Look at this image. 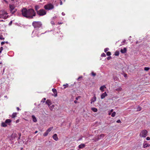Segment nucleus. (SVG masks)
I'll list each match as a JSON object with an SVG mask.
<instances>
[{"mask_svg": "<svg viewBox=\"0 0 150 150\" xmlns=\"http://www.w3.org/2000/svg\"><path fill=\"white\" fill-rule=\"evenodd\" d=\"M22 14L24 17L29 19H32L36 16V13L33 8H23L21 10Z\"/></svg>", "mask_w": 150, "mask_h": 150, "instance_id": "obj_1", "label": "nucleus"}, {"mask_svg": "<svg viewBox=\"0 0 150 150\" xmlns=\"http://www.w3.org/2000/svg\"><path fill=\"white\" fill-rule=\"evenodd\" d=\"M32 25L34 28L36 29H38L42 27V24L40 21H34L33 22Z\"/></svg>", "mask_w": 150, "mask_h": 150, "instance_id": "obj_2", "label": "nucleus"}, {"mask_svg": "<svg viewBox=\"0 0 150 150\" xmlns=\"http://www.w3.org/2000/svg\"><path fill=\"white\" fill-rule=\"evenodd\" d=\"M7 14V13L4 11H0V18L6 19L8 16Z\"/></svg>", "mask_w": 150, "mask_h": 150, "instance_id": "obj_3", "label": "nucleus"}, {"mask_svg": "<svg viewBox=\"0 0 150 150\" xmlns=\"http://www.w3.org/2000/svg\"><path fill=\"white\" fill-rule=\"evenodd\" d=\"M44 8L45 10H50L53 9L54 8V6L51 3L45 5L44 6Z\"/></svg>", "mask_w": 150, "mask_h": 150, "instance_id": "obj_4", "label": "nucleus"}, {"mask_svg": "<svg viewBox=\"0 0 150 150\" xmlns=\"http://www.w3.org/2000/svg\"><path fill=\"white\" fill-rule=\"evenodd\" d=\"M37 14L40 16H43L46 14V11L44 9H40L37 11Z\"/></svg>", "mask_w": 150, "mask_h": 150, "instance_id": "obj_5", "label": "nucleus"}, {"mask_svg": "<svg viewBox=\"0 0 150 150\" xmlns=\"http://www.w3.org/2000/svg\"><path fill=\"white\" fill-rule=\"evenodd\" d=\"M9 6L10 12L12 14H14L17 11L14 5L10 4Z\"/></svg>", "mask_w": 150, "mask_h": 150, "instance_id": "obj_6", "label": "nucleus"}, {"mask_svg": "<svg viewBox=\"0 0 150 150\" xmlns=\"http://www.w3.org/2000/svg\"><path fill=\"white\" fill-rule=\"evenodd\" d=\"M147 132L146 130H144L142 131L139 134V136L141 137H145L147 135Z\"/></svg>", "mask_w": 150, "mask_h": 150, "instance_id": "obj_7", "label": "nucleus"}, {"mask_svg": "<svg viewBox=\"0 0 150 150\" xmlns=\"http://www.w3.org/2000/svg\"><path fill=\"white\" fill-rule=\"evenodd\" d=\"M128 41L127 42V40H124L121 42V43L120 45V46H122L123 45H127Z\"/></svg>", "mask_w": 150, "mask_h": 150, "instance_id": "obj_8", "label": "nucleus"}, {"mask_svg": "<svg viewBox=\"0 0 150 150\" xmlns=\"http://www.w3.org/2000/svg\"><path fill=\"white\" fill-rule=\"evenodd\" d=\"M104 134H101L99 135H98V137L97 139V140L98 141L99 139H101L103 137H104Z\"/></svg>", "mask_w": 150, "mask_h": 150, "instance_id": "obj_9", "label": "nucleus"}, {"mask_svg": "<svg viewBox=\"0 0 150 150\" xmlns=\"http://www.w3.org/2000/svg\"><path fill=\"white\" fill-rule=\"evenodd\" d=\"M11 121H12L11 119H7L5 120V122L6 124H7L9 125H11L10 123Z\"/></svg>", "mask_w": 150, "mask_h": 150, "instance_id": "obj_10", "label": "nucleus"}, {"mask_svg": "<svg viewBox=\"0 0 150 150\" xmlns=\"http://www.w3.org/2000/svg\"><path fill=\"white\" fill-rule=\"evenodd\" d=\"M46 104H47L49 107H50L52 104L51 101L49 100H47L46 101Z\"/></svg>", "mask_w": 150, "mask_h": 150, "instance_id": "obj_11", "label": "nucleus"}, {"mask_svg": "<svg viewBox=\"0 0 150 150\" xmlns=\"http://www.w3.org/2000/svg\"><path fill=\"white\" fill-rule=\"evenodd\" d=\"M52 90L54 93V97H57V92L56 89L55 88H53Z\"/></svg>", "mask_w": 150, "mask_h": 150, "instance_id": "obj_12", "label": "nucleus"}, {"mask_svg": "<svg viewBox=\"0 0 150 150\" xmlns=\"http://www.w3.org/2000/svg\"><path fill=\"white\" fill-rule=\"evenodd\" d=\"M53 139L55 141H57L58 139V138L57 134H55L53 135L52 136Z\"/></svg>", "mask_w": 150, "mask_h": 150, "instance_id": "obj_13", "label": "nucleus"}, {"mask_svg": "<svg viewBox=\"0 0 150 150\" xmlns=\"http://www.w3.org/2000/svg\"><path fill=\"white\" fill-rule=\"evenodd\" d=\"M107 95L106 92H105L104 93L102 94L101 95V98L102 99L104 98L105 96H107Z\"/></svg>", "mask_w": 150, "mask_h": 150, "instance_id": "obj_14", "label": "nucleus"}, {"mask_svg": "<svg viewBox=\"0 0 150 150\" xmlns=\"http://www.w3.org/2000/svg\"><path fill=\"white\" fill-rule=\"evenodd\" d=\"M17 137V134L15 133L11 135V137L12 140H13L16 137Z\"/></svg>", "mask_w": 150, "mask_h": 150, "instance_id": "obj_15", "label": "nucleus"}, {"mask_svg": "<svg viewBox=\"0 0 150 150\" xmlns=\"http://www.w3.org/2000/svg\"><path fill=\"white\" fill-rule=\"evenodd\" d=\"M127 51V49L126 48L124 47L123 49H122L120 50V52L122 53H125Z\"/></svg>", "mask_w": 150, "mask_h": 150, "instance_id": "obj_16", "label": "nucleus"}, {"mask_svg": "<svg viewBox=\"0 0 150 150\" xmlns=\"http://www.w3.org/2000/svg\"><path fill=\"white\" fill-rule=\"evenodd\" d=\"M96 97L95 96V95H94L93 98H92L91 99V104H92L93 102H94L96 100Z\"/></svg>", "mask_w": 150, "mask_h": 150, "instance_id": "obj_17", "label": "nucleus"}, {"mask_svg": "<svg viewBox=\"0 0 150 150\" xmlns=\"http://www.w3.org/2000/svg\"><path fill=\"white\" fill-rule=\"evenodd\" d=\"M32 117L33 119V121L34 122H37V120L36 118V117L34 115H32Z\"/></svg>", "mask_w": 150, "mask_h": 150, "instance_id": "obj_18", "label": "nucleus"}, {"mask_svg": "<svg viewBox=\"0 0 150 150\" xmlns=\"http://www.w3.org/2000/svg\"><path fill=\"white\" fill-rule=\"evenodd\" d=\"M85 145L84 144H82L80 145H79V148L81 149L85 147Z\"/></svg>", "mask_w": 150, "mask_h": 150, "instance_id": "obj_19", "label": "nucleus"}, {"mask_svg": "<svg viewBox=\"0 0 150 150\" xmlns=\"http://www.w3.org/2000/svg\"><path fill=\"white\" fill-rule=\"evenodd\" d=\"M17 115V113L16 112H14L12 114V115L11 116V117L12 118H14L15 117H16V115Z\"/></svg>", "mask_w": 150, "mask_h": 150, "instance_id": "obj_20", "label": "nucleus"}, {"mask_svg": "<svg viewBox=\"0 0 150 150\" xmlns=\"http://www.w3.org/2000/svg\"><path fill=\"white\" fill-rule=\"evenodd\" d=\"M105 88L106 87L105 86H102L100 87V90L102 91H104L103 89Z\"/></svg>", "mask_w": 150, "mask_h": 150, "instance_id": "obj_21", "label": "nucleus"}, {"mask_svg": "<svg viewBox=\"0 0 150 150\" xmlns=\"http://www.w3.org/2000/svg\"><path fill=\"white\" fill-rule=\"evenodd\" d=\"M91 110L94 112H96L98 111L97 109L95 108H92Z\"/></svg>", "mask_w": 150, "mask_h": 150, "instance_id": "obj_22", "label": "nucleus"}, {"mask_svg": "<svg viewBox=\"0 0 150 150\" xmlns=\"http://www.w3.org/2000/svg\"><path fill=\"white\" fill-rule=\"evenodd\" d=\"M39 8V7L38 5H36L35 6V11H36V12H37V11H38V10Z\"/></svg>", "mask_w": 150, "mask_h": 150, "instance_id": "obj_23", "label": "nucleus"}, {"mask_svg": "<svg viewBox=\"0 0 150 150\" xmlns=\"http://www.w3.org/2000/svg\"><path fill=\"white\" fill-rule=\"evenodd\" d=\"M1 126L4 127H5L7 126V125L6 124L5 122H2L1 123Z\"/></svg>", "mask_w": 150, "mask_h": 150, "instance_id": "obj_24", "label": "nucleus"}, {"mask_svg": "<svg viewBox=\"0 0 150 150\" xmlns=\"http://www.w3.org/2000/svg\"><path fill=\"white\" fill-rule=\"evenodd\" d=\"M119 54V52L116 51L114 55L116 56H118Z\"/></svg>", "mask_w": 150, "mask_h": 150, "instance_id": "obj_25", "label": "nucleus"}, {"mask_svg": "<svg viewBox=\"0 0 150 150\" xmlns=\"http://www.w3.org/2000/svg\"><path fill=\"white\" fill-rule=\"evenodd\" d=\"M53 127H51L49 128H48L47 130V131L49 133L51 130L53 129Z\"/></svg>", "mask_w": 150, "mask_h": 150, "instance_id": "obj_26", "label": "nucleus"}, {"mask_svg": "<svg viewBox=\"0 0 150 150\" xmlns=\"http://www.w3.org/2000/svg\"><path fill=\"white\" fill-rule=\"evenodd\" d=\"M149 145V144H144L143 145V148H145V147H147L148 146H149V145Z\"/></svg>", "mask_w": 150, "mask_h": 150, "instance_id": "obj_27", "label": "nucleus"}, {"mask_svg": "<svg viewBox=\"0 0 150 150\" xmlns=\"http://www.w3.org/2000/svg\"><path fill=\"white\" fill-rule=\"evenodd\" d=\"M48 133L47 131H46V132L44 133V134H43V135L44 137H46L47 136V135L48 134Z\"/></svg>", "mask_w": 150, "mask_h": 150, "instance_id": "obj_28", "label": "nucleus"}, {"mask_svg": "<svg viewBox=\"0 0 150 150\" xmlns=\"http://www.w3.org/2000/svg\"><path fill=\"white\" fill-rule=\"evenodd\" d=\"M150 69V68L148 67H145L144 68V70L146 71H148Z\"/></svg>", "mask_w": 150, "mask_h": 150, "instance_id": "obj_29", "label": "nucleus"}, {"mask_svg": "<svg viewBox=\"0 0 150 150\" xmlns=\"http://www.w3.org/2000/svg\"><path fill=\"white\" fill-rule=\"evenodd\" d=\"M63 86H64V89L68 87V84L67 83H66L65 84H64L63 85Z\"/></svg>", "mask_w": 150, "mask_h": 150, "instance_id": "obj_30", "label": "nucleus"}, {"mask_svg": "<svg viewBox=\"0 0 150 150\" xmlns=\"http://www.w3.org/2000/svg\"><path fill=\"white\" fill-rule=\"evenodd\" d=\"M54 105H52L51 106H50L49 107L50 109H52L54 108Z\"/></svg>", "mask_w": 150, "mask_h": 150, "instance_id": "obj_31", "label": "nucleus"}, {"mask_svg": "<svg viewBox=\"0 0 150 150\" xmlns=\"http://www.w3.org/2000/svg\"><path fill=\"white\" fill-rule=\"evenodd\" d=\"M115 114H116L115 112H113L112 113V114L111 115V116L112 117H114L115 116Z\"/></svg>", "mask_w": 150, "mask_h": 150, "instance_id": "obj_32", "label": "nucleus"}, {"mask_svg": "<svg viewBox=\"0 0 150 150\" xmlns=\"http://www.w3.org/2000/svg\"><path fill=\"white\" fill-rule=\"evenodd\" d=\"M141 109H142V108L141 107H138L137 108V111H140L141 110Z\"/></svg>", "mask_w": 150, "mask_h": 150, "instance_id": "obj_33", "label": "nucleus"}, {"mask_svg": "<svg viewBox=\"0 0 150 150\" xmlns=\"http://www.w3.org/2000/svg\"><path fill=\"white\" fill-rule=\"evenodd\" d=\"M46 100V98H43L41 101V102H43V103H44L45 102Z\"/></svg>", "mask_w": 150, "mask_h": 150, "instance_id": "obj_34", "label": "nucleus"}, {"mask_svg": "<svg viewBox=\"0 0 150 150\" xmlns=\"http://www.w3.org/2000/svg\"><path fill=\"white\" fill-rule=\"evenodd\" d=\"M107 55L108 56H110L111 55V52H108L106 53Z\"/></svg>", "mask_w": 150, "mask_h": 150, "instance_id": "obj_35", "label": "nucleus"}, {"mask_svg": "<svg viewBox=\"0 0 150 150\" xmlns=\"http://www.w3.org/2000/svg\"><path fill=\"white\" fill-rule=\"evenodd\" d=\"M101 57H105L106 56V55L104 53H103L101 55Z\"/></svg>", "mask_w": 150, "mask_h": 150, "instance_id": "obj_36", "label": "nucleus"}, {"mask_svg": "<svg viewBox=\"0 0 150 150\" xmlns=\"http://www.w3.org/2000/svg\"><path fill=\"white\" fill-rule=\"evenodd\" d=\"M91 75H92V76H96V73H94V72H91Z\"/></svg>", "mask_w": 150, "mask_h": 150, "instance_id": "obj_37", "label": "nucleus"}, {"mask_svg": "<svg viewBox=\"0 0 150 150\" xmlns=\"http://www.w3.org/2000/svg\"><path fill=\"white\" fill-rule=\"evenodd\" d=\"M109 50V49L108 48H105L104 50V52H106L108 51Z\"/></svg>", "mask_w": 150, "mask_h": 150, "instance_id": "obj_38", "label": "nucleus"}, {"mask_svg": "<svg viewBox=\"0 0 150 150\" xmlns=\"http://www.w3.org/2000/svg\"><path fill=\"white\" fill-rule=\"evenodd\" d=\"M0 39L1 40H4V38L3 37V36H0Z\"/></svg>", "mask_w": 150, "mask_h": 150, "instance_id": "obj_39", "label": "nucleus"}, {"mask_svg": "<svg viewBox=\"0 0 150 150\" xmlns=\"http://www.w3.org/2000/svg\"><path fill=\"white\" fill-rule=\"evenodd\" d=\"M111 57L109 56V57H108L107 58V59L108 60H109L111 59Z\"/></svg>", "mask_w": 150, "mask_h": 150, "instance_id": "obj_40", "label": "nucleus"}, {"mask_svg": "<svg viewBox=\"0 0 150 150\" xmlns=\"http://www.w3.org/2000/svg\"><path fill=\"white\" fill-rule=\"evenodd\" d=\"M116 122L118 123H119L121 122V121L120 120H118Z\"/></svg>", "mask_w": 150, "mask_h": 150, "instance_id": "obj_41", "label": "nucleus"}, {"mask_svg": "<svg viewBox=\"0 0 150 150\" xmlns=\"http://www.w3.org/2000/svg\"><path fill=\"white\" fill-rule=\"evenodd\" d=\"M3 47H0V53H1V52L3 50Z\"/></svg>", "mask_w": 150, "mask_h": 150, "instance_id": "obj_42", "label": "nucleus"}, {"mask_svg": "<svg viewBox=\"0 0 150 150\" xmlns=\"http://www.w3.org/2000/svg\"><path fill=\"white\" fill-rule=\"evenodd\" d=\"M60 1V5H62V2L61 0H59Z\"/></svg>", "mask_w": 150, "mask_h": 150, "instance_id": "obj_43", "label": "nucleus"}, {"mask_svg": "<svg viewBox=\"0 0 150 150\" xmlns=\"http://www.w3.org/2000/svg\"><path fill=\"white\" fill-rule=\"evenodd\" d=\"M82 78V76H80L77 79V80H79V79Z\"/></svg>", "mask_w": 150, "mask_h": 150, "instance_id": "obj_44", "label": "nucleus"}, {"mask_svg": "<svg viewBox=\"0 0 150 150\" xmlns=\"http://www.w3.org/2000/svg\"><path fill=\"white\" fill-rule=\"evenodd\" d=\"M122 88H117V89H116V90H117V91H121V90H122Z\"/></svg>", "mask_w": 150, "mask_h": 150, "instance_id": "obj_45", "label": "nucleus"}, {"mask_svg": "<svg viewBox=\"0 0 150 150\" xmlns=\"http://www.w3.org/2000/svg\"><path fill=\"white\" fill-rule=\"evenodd\" d=\"M146 139L147 140H150V137H147L146 138Z\"/></svg>", "mask_w": 150, "mask_h": 150, "instance_id": "obj_46", "label": "nucleus"}, {"mask_svg": "<svg viewBox=\"0 0 150 150\" xmlns=\"http://www.w3.org/2000/svg\"><path fill=\"white\" fill-rule=\"evenodd\" d=\"M124 76L126 78V77H127V74H124Z\"/></svg>", "mask_w": 150, "mask_h": 150, "instance_id": "obj_47", "label": "nucleus"}, {"mask_svg": "<svg viewBox=\"0 0 150 150\" xmlns=\"http://www.w3.org/2000/svg\"><path fill=\"white\" fill-rule=\"evenodd\" d=\"M19 121V120L18 119L17 120H16V123H18Z\"/></svg>", "mask_w": 150, "mask_h": 150, "instance_id": "obj_48", "label": "nucleus"}, {"mask_svg": "<svg viewBox=\"0 0 150 150\" xmlns=\"http://www.w3.org/2000/svg\"><path fill=\"white\" fill-rule=\"evenodd\" d=\"M4 43H5L4 42H1V45H3V44H4Z\"/></svg>", "mask_w": 150, "mask_h": 150, "instance_id": "obj_49", "label": "nucleus"}, {"mask_svg": "<svg viewBox=\"0 0 150 150\" xmlns=\"http://www.w3.org/2000/svg\"><path fill=\"white\" fill-rule=\"evenodd\" d=\"M62 15H63V16H64L65 14V13H64V12H63L62 13Z\"/></svg>", "mask_w": 150, "mask_h": 150, "instance_id": "obj_50", "label": "nucleus"}, {"mask_svg": "<svg viewBox=\"0 0 150 150\" xmlns=\"http://www.w3.org/2000/svg\"><path fill=\"white\" fill-rule=\"evenodd\" d=\"M74 103H77V101L76 100H75L74 101Z\"/></svg>", "mask_w": 150, "mask_h": 150, "instance_id": "obj_51", "label": "nucleus"}, {"mask_svg": "<svg viewBox=\"0 0 150 150\" xmlns=\"http://www.w3.org/2000/svg\"><path fill=\"white\" fill-rule=\"evenodd\" d=\"M18 135L19 136V137H21V134L20 133H18Z\"/></svg>", "mask_w": 150, "mask_h": 150, "instance_id": "obj_52", "label": "nucleus"}, {"mask_svg": "<svg viewBox=\"0 0 150 150\" xmlns=\"http://www.w3.org/2000/svg\"><path fill=\"white\" fill-rule=\"evenodd\" d=\"M62 23H60V22H58V24H59H59H62Z\"/></svg>", "mask_w": 150, "mask_h": 150, "instance_id": "obj_53", "label": "nucleus"}, {"mask_svg": "<svg viewBox=\"0 0 150 150\" xmlns=\"http://www.w3.org/2000/svg\"><path fill=\"white\" fill-rule=\"evenodd\" d=\"M20 137H19L18 138V139H17V140H18V142L19 141V139H20Z\"/></svg>", "mask_w": 150, "mask_h": 150, "instance_id": "obj_54", "label": "nucleus"}, {"mask_svg": "<svg viewBox=\"0 0 150 150\" xmlns=\"http://www.w3.org/2000/svg\"><path fill=\"white\" fill-rule=\"evenodd\" d=\"M16 108H17V110L18 111L19 110V108L18 107H17Z\"/></svg>", "mask_w": 150, "mask_h": 150, "instance_id": "obj_55", "label": "nucleus"}, {"mask_svg": "<svg viewBox=\"0 0 150 150\" xmlns=\"http://www.w3.org/2000/svg\"><path fill=\"white\" fill-rule=\"evenodd\" d=\"M51 24L52 25H54V23L53 22H52Z\"/></svg>", "mask_w": 150, "mask_h": 150, "instance_id": "obj_56", "label": "nucleus"}, {"mask_svg": "<svg viewBox=\"0 0 150 150\" xmlns=\"http://www.w3.org/2000/svg\"><path fill=\"white\" fill-rule=\"evenodd\" d=\"M79 97H76V100H78V98H79Z\"/></svg>", "mask_w": 150, "mask_h": 150, "instance_id": "obj_57", "label": "nucleus"}, {"mask_svg": "<svg viewBox=\"0 0 150 150\" xmlns=\"http://www.w3.org/2000/svg\"><path fill=\"white\" fill-rule=\"evenodd\" d=\"M37 132H38V131H35V134H36V133H37Z\"/></svg>", "mask_w": 150, "mask_h": 150, "instance_id": "obj_58", "label": "nucleus"}, {"mask_svg": "<svg viewBox=\"0 0 150 150\" xmlns=\"http://www.w3.org/2000/svg\"><path fill=\"white\" fill-rule=\"evenodd\" d=\"M138 43H139L138 41H137L136 42V44H138Z\"/></svg>", "mask_w": 150, "mask_h": 150, "instance_id": "obj_59", "label": "nucleus"}, {"mask_svg": "<svg viewBox=\"0 0 150 150\" xmlns=\"http://www.w3.org/2000/svg\"><path fill=\"white\" fill-rule=\"evenodd\" d=\"M12 23V21H11L10 23H9V24H11Z\"/></svg>", "mask_w": 150, "mask_h": 150, "instance_id": "obj_60", "label": "nucleus"}, {"mask_svg": "<svg viewBox=\"0 0 150 150\" xmlns=\"http://www.w3.org/2000/svg\"><path fill=\"white\" fill-rule=\"evenodd\" d=\"M5 1V2H6V3H7V1H6V0H5V1Z\"/></svg>", "mask_w": 150, "mask_h": 150, "instance_id": "obj_61", "label": "nucleus"}, {"mask_svg": "<svg viewBox=\"0 0 150 150\" xmlns=\"http://www.w3.org/2000/svg\"><path fill=\"white\" fill-rule=\"evenodd\" d=\"M113 110H112H112H111V111H112H112H113Z\"/></svg>", "mask_w": 150, "mask_h": 150, "instance_id": "obj_62", "label": "nucleus"}, {"mask_svg": "<svg viewBox=\"0 0 150 150\" xmlns=\"http://www.w3.org/2000/svg\"><path fill=\"white\" fill-rule=\"evenodd\" d=\"M6 96H5V97H6Z\"/></svg>", "mask_w": 150, "mask_h": 150, "instance_id": "obj_63", "label": "nucleus"}, {"mask_svg": "<svg viewBox=\"0 0 150 150\" xmlns=\"http://www.w3.org/2000/svg\"><path fill=\"white\" fill-rule=\"evenodd\" d=\"M22 149H23V148H21V150H22Z\"/></svg>", "mask_w": 150, "mask_h": 150, "instance_id": "obj_64", "label": "nucleus"}]
</instances>
